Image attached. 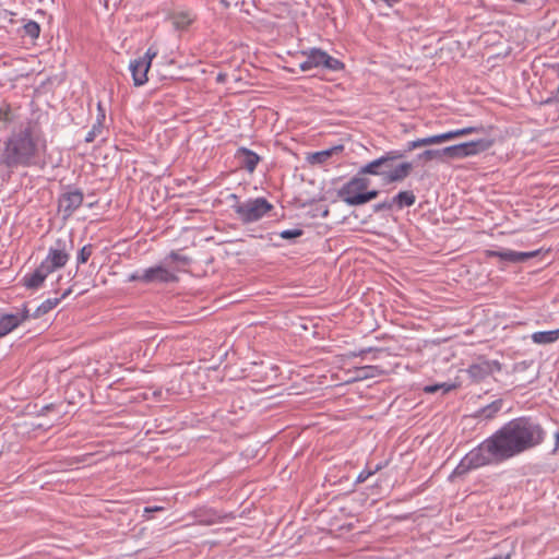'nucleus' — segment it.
<instances>
[{"label":"nucleus","mask_w":559,"mask_h":559,"mask_svg":"<svg viewBox=\"0 0 559 559\" xmlns=\"http://www.w3.org/2000/svg\"><path fill=\"white\" fill-rule=\"evenodd\" d=\"M480 129L476 128V127H468V128H462V129H456V130L448 131L447 133H448V139L450 141V140H453L455 138L462 136V135H467V134L477 132Z\"/></svg>","instance_id":"obj_26"},{"label":"nucleus","mask_w":559,"mask_h":559,"mask_svg":"<svg viewBox=\"0 0 559 559\" xmlns=\"http://www.w3.org/2000/svg\"><path fill=\"white\" fill-rule=\"evenodd\" d=\"M356 379L364 380L374 378L384 373V370L379 366H364L356 369Z\"/></svg>","instance_id":"obj_22"},{"label":"nucleus","mask_w":559,"mask_h":559,"mask_svg":"<svg viewBox=\"0 0 559 559\" xmlns=\"http://www.w3.org/2000/svg\"><path fill=\"white\" fill-rule=\"evenodd\" d=\"M370 180L358 171L337 190V197L348 206H358L374 200L378 190H368Z\"/></svg>","instance_id":"obj_5"},{"label":"nucleus","mask_w":559,"mask_h":559,"mask_svg":"<svg viewBox=\"0 0 559 559\" xmlns=\"http://www.w3.org/2000/svg\"><path fill=\"white\" fill-rule=\"evenodd\" d=\"M163 510H164V508H163V507H160V506H155V507H146V508L144 509V512H145V513H148V512L163 511Z\"/></svg>","instance_id":"obj_40"},{"label":"nucleus","mask_w":559,"mask_h":559,"mask_svg":"<svg viewBox=\"0 0 559 559\" xmlns=\"http://www.w3.org/2000/svg\"><path fill=\"white\" fill-rule=\"evenodd\" d=\"M343 150V146L342 145H338V146H334L332 148H329V150H324V151H321V152H317L312 155L311 157V162L312 163H318V164H322L324 163L329 157L332 156V154L334 152H337V151H342Z\"/></svg>","instance_id":"obj_24"},{"label":"nucleus","mask_w":559,"mask_h":559,"mask_svg":"<svg viewBox=\"0 0 559 559\" xmlns=\"http://www.w3.org/2000/svg\"><path fill=\"white\" fill-rule=\"evenodd\" d=\"M555 439H556V445H555V449L552 450V452H556L559 448V432H556Z\"/></svg>","instance_id":"obj_42"},{"label":"nucleus","mask_w":559,"mask_h":559,"mask_svg":"<svg viewBox=\"0 0 559 559\" xmlns=\"http://www.w3.org/2000/svg\"><path fill=\"white\" fill-rule=\"evenodd\" d=\"M97 108H98V115L96 118V122L93 124L92 129L87 132V134L85 136L86 142H93L95 140V138L98 134H100V132L103 130V123L105 120V110L103 109L100 103H98Z\"/></svg>","instance_id":"obj_19"},{"label":"nucleus","mask_w":559,"mask_h":559,"mask_svg":"<svg viewBox=\"0 0 559 559\" xmlns=\"http://www.w3.org/2000/svg\"><path fill=\"white\" fill-rule=\"evenodd\" d=\"M370 354H372L370 358L371 360H377L390 355L388 350L383 348H372V352Z\"/></svg>","instance_id":"obj_35"},{"label":"nucleus","mask_w":559,"mask_h":559,"mask_svg":"<svg viewBox=\"0 0 559 559\" xmlns=\"http://www.w3.org/2000/svg\"><path fill=\"white\" fill-rule=\"evenodd\" d=\"M393 163H386L385 165H382V169L391 170L393 168Z\"/></svg>","instance_id":"obj_43"},{"label":"nucleus","mask_w":559,"mask_h":559,"mask_svg":"<svg viewBox=\"0 0 559 559\" xmlns=\"http://www.w3.org/2000/svg\"><path fill=\"white\" fill-rule=\"evenodd\" d=\"M227 200L231 201L233 202L231 204H237V201H240L239 197L235 193L229 194Z\"/></svg>","instance_id":"obj_41"},{"label":"nucleus","mask_w":559,"mask_h":559,"mask_svg":"<svg viewBox=\"0 0 559 559\" xmlns=\"http://www.w3.org/2000/svg\"><path fill=\"white\" fill-rule=\"evenodd\" d=\"M31 318V309L27 305L16 309L15 312L5 313L0 318V338L11 333Z\"/></svg>","instance_id":"obj_10"},{"label":"nucleus","mask_w":559,"mask_h":559,"mask_svg":"<svg viewBox=\"0 0 559 559\" xmlns=\"http://www.w3.org/2000/svg\"><path fill=\"white\" fill-rule=\"evenodd\" d=\"M14 119L12 110L10 106L3 105L0 107V121L4 123H10Z\"/></svg>","instance_id":"obj_30"},{"label":"nucleus","mask_w":559,"mask_h":559,"mask_svg":"<svg viewBox=\"0 0 559 559\" xmlns=\"http://www.w3.org/2000/svg\"><path fill=\"white\" fill-rule=\"evenodd\" d=\"M302 234H304L302 229H300V228H293V229L282 230L278 235L283 239L290 240V239H295V238L300 237Z\"/></svg>","instance_id":"obj_29"},{"label":"nucleus","mask_w":559,"mask_h":559,"mask_svg":"<svg viewBox=\"0 0 559 559\" xmlns=\"http://www.w3.org/2000/svg\"><path fill=\"white\" fill-rule=\"evenodd\" d=\"M25 35L29 36L32 39H36L39 36L40 27L38 23L34 21H29L24 25Z\"/></svg>","instance_id":"obj_27"},{"label":"nucleus","mask_w":559,"mask_h":559,"mask_svg":"<svg viewBox=\"0 0 559 559\" xmlns=\"http://www.w3.org/2000/svg\"><path fill=\"white\" fill-rule=\"evenodd\" d=\"M83 199V193L78 189L64 192L59 199V209L66 216H70L82 205Z\"/></svg>","instance_id":"obj_13"},{"label":"nucleus","mask_w":559,"mask_h":559,"mask_svg":"<svg viewBox=\"0 0 559 559\" xmlns=\"http://www.w3.org/2000/svg\"><path fill=\"white\" fill-rule=\"evenodd\" d=\"M73 249V240L70 235L59 237L55 243L49 248L47 257L41 261V264L47 266L50 273L58 269L63 267L69 259L70 251Z\"/></svg>","instance_id":"obj_9"},{"label":"nucleus","mask_w":559,"mask_h":559,"mask_svg":"<svg viewBox=\"0 0 559 559\" xmlns=\"http://www.w3.org/2000/svg\"><path fill=\"white\" fill-rule=\"evenodd\" d=\"M546 431L534 418L522 416L514 418L479 445L471 450L454 468L455 476H462L493 462H503L542 444Z\"/></svg>","instance_id":"obj_1"},{"label":"nucleus","mask_w":559,"mask_h":559,"mask_svg":"<svg viewBox=\"0 0 559 559\" xmlns=\"http://www.w3.org/2000/svg\"><path fill=\"white\" fill-rule=\"evenodd\" d=\"M539 253L538 250L530 251V252H521L514 251L511 249H502V250H489L487 251L488 257L499 258L502 261L510 263H521L531 258L536 257Z\"/></svg>","instance_id":"obj_12"},{"label":"nucleus","mask_w":559,"mask_h":559,"mask_svg":"<svg viewBox=\"0 0 559 559\" xmlns=\"http://www.w3.org/2000/svg\"><path fill=\"white\" fill-rule=\"evenodd\" d=\"M393 207V202L391 200H384L383 202H379L373 205V212L380 213L382 211H390Z\"/></svg>","instance_id":"obj_33"},{"label":"nucleus","mask_w":559,"mask_h":559,"mask_svg":"<svg viewBox=\"0 0 559 559\" xmlns=\"http://www.w3.org/2000/svg\"><path fill=\"white\" fill-rule=\"evenodd\" d=\"M468 371L474 378H483L488 373V367H483L481 365H472Z\"/></svg>","instance_id":"obj_32"},{"label":"nucleus","mask_w":559,"mask_h":559,"mask_svg":"<svg viewBox=\"0 0 559 559\" xmlns=\"http://www.w3.org/2000/svg\"><path fill=\"white\" fill-rule=\"evenodd\" d=\"M404 157V153L400 150H392L385 152L380 157L367 163L361 166L358 171L360 175H372L382 178V181L386 185L394 182H402L405 180L413 170V164L409 162H403L395 165L391 170L382 169V165L386 163H393Z\"/></svg>","instance_id":"obj_3"},{"label":"nucleus","mask_w":559,"mask_h":559,"mask_svg":"<svg viewBox=\"0 0 559 559\" xmlns=\"http://www.w3.org/2000/svg\"><path fill=\"white\" fill-rule=\"evenodd\" d=\"M419 140H420L421 146L441 144V143L449 141L447 132L440 133V134H435V135H429L426 138H420Z\"/></svg>","instance_id":"obj_25"},{"label":"nucleus","mask_w":559,"mask_h":559,"mask_svg":"<svg viewBox=\"0 0 559 559\" xmlns=\"http://www.w3.org/2000/svg\"><path fill=\"white\" fill-rule=\"evenodd\" d=\"M492 144L493 141L490 139H480L447 146L443 148H428L419 153L417 155V159L425 163L431 160L447 163L452 159H461L483 153L490 148Z\"/></svg>","instance_id":"obj_4"},{"label":"nucleus","mask_w":559,"mask_h":559,"mask_svg":"<svg viewBox=\"0 0 559 559\" xmlns=\"http://www.w3.org/2000/svg\"><path fill=\"white\" fill-rule=\"evenodd\" d=\"M175 251H170L167 258L156 265L144 270H138L128 277L129 282H141L143 284H165L175 281Z\"/></svg>","instance_id":"obj_6"},{"label":"nucleus","mask_w":559,"mask_h":559,"mask_svg":"<svg viewBox=\"0 0 559 559\" xmlns=\"http://www.w3.org/2000/svg\"><path fill=\"white\" fill-rule=\"evenodd\" d=\"M154 56L155 53L151 55L148 50L143 56L130 61L129 70L135 86H142L147 82V72Z\"/></svg>","instance_id":"obj_11"},{"label":"nucleus","mask_w":559,"mask_h":559,"mask_svg":"<svg viewBox=\"0 0 559 559\" xmlns=\"http://www.w3.org/2000/svg\"><path fill=\"white\" fill-rule=\"evenodd\" d=\"M559 338V330L539 331L532 334L535 344H551Z\"/></svg>","instance_id":"obj_21"},{"label":"nucleus","mask_w":559,"mask_h":559,"mask_svg":"<svg viewBox=\"0 0 559 559\" xmlns=\"http://www.w3.org/2000/svg\"><path fill=\"white\" fill-rule=\"evenodd\" d=\"M217 81H219V82L224 81V75L222 73H219L217 75Z\"/></svg>","instance_id":"obj_44"},{"label":"nucleus","mask_w":559,"mask_h":559,"mask_svg":"<svg viewBox=\"0 0 559 559\" xmlns=\"http://www.w3.org/2000/svg\"><path fill=\"white\" fill-rule=\"evenodd\" d=\"M47 150V143L39 130L32 122L5 140L0 154V166L10 170L17 167H32L39 165V156Z\"/></svg>","instance_id":"obj_2"},{"label":"nucleus","mask_w":559,"mask_h":559,"mask_svg":"<svg viewBox=\"0 0 559 559\" xmlns=\"http://www.w3.org/2000/svg\"><path fill=\"white\" fill-rule=\"evenodd\" d=\"M194 522L200 524H211L214 522L215 514L206 509H198L194 511Z\"/></svg>","instance_id":"obj_23"},{"label":"nucleus","mask_w":559,"mask_h":559,"mask_svg":"<svg viewBox=\"0 0 559 559\" xmlns=\"http://www.w3.org/2000/svg\"><path fill=\"white\" fill-rule=\"evenodd\" d=\"M93 253V246L92 245H85L84 247H82V249L79 251L78 253V264H84L87 262V260L90 259V257L92 255Z\"/></svg>","instance_id":"obj_28"},{"label":"nucleus","mask_w":559,"mask_h":559,"mask_svg":"<svg viewBox=\"0 0 559 559\" xmlns=\"http://www.w3.org/2000/svg\"><path fill=\"white\" fill-rule=\"evenodd\" d=\"M372 352V347L362 348L358 352H352L349 354L350 357H365L367 354Z\"/></svg>","instance_id":"obj_39"},{"label":"nucleus","mask_w":559,"mask_h":559,"mask_svg":"<svg viewBox=\"0 0 559 559\" xmlns=\"http://www.w3.org/2000/svg\"><path fill=\"white\" fill-rule=\"evenodd\" d=\"M453 388H454V385H452V384L440 383V384L427 385L424 391L426 393H436L439 390H442L443 393H445V392H449L450 390H452Z\"/></svg>","instance_id":"obj_31"},{"label":"nucleus","mask_w":559,"mask_h":559,"mask_svg":"<svg viewBox=\"0 0 559 559\" xmlns=\"http://www.w3.org/2000/svg\"><path fill=\"white\" fill-rule=\"evenodd\" d=\"M190 377H191V374H188V373L182 374V377H181V381H180V384H179V386H180V391H179V392L177 391V394L182 395L185 399H186L187 393L185 392V390L182 389V386H183V383L189 384V382H190Z\"/></svg>","instance_id":"obj_38"},{"label":"nucleus","mask_w":559,"mask_h":559,"mask_svg":"<svg viewBox=\"0 0 559 559\" xmlns=\"http://www.w3.org/2000/svg\"><path fill=\"white\" fill-rule=\"evenodd\" d=\"M71 288L67 289L60 298H49L43 301L34 311L31 310V318L37 319L51 311L61 299L70 295Z\"/></svg>","instance_id":"obj_16"},{"label":"nucleus","mask_w":559,"mask_h":559,"mask_svg":"<svg viewBox=\"0 0 559 559\" xmlns=\"http://www.w3.org/2000/svg\"><path fill=\"white\" fill-rule=\"evenodd\" d=\"M49 274L51 273L47 266L40 263L33 272L26 273L23 276V285L28 289H38Z\"/></svg>","instance_id":"obj_14"},{"label":"nucleus","mask_w":559,"mask_h":559,"mask_svg":"<svg viewBox=\"0 0 559 559\" xmlns=\"http://www.w3.org/2000/svg\"><path fill=\"white\" fill-rule=\"evenodd\" d=\"M189 261L187 257L177 253V273L186 272V266L189 264Z\"/></svg>","instance_id":"obj_34"},{"label":"nucleus","mask_w":559,"mask_h":559,"mask_svg":"<svg viewBox=\"0 0 559 559\" xmlns=\"http://www.w3.org/2000/svg\"><path fill=\"white\" fill-rule=\"evenodd\" d=\"M301 56L305 57V60L299 62V69L304 72H308L313 69H324L336 72L344 68V63L342 61L330 56L326 51L320 48L302 50Z\"/></svg>","instance_id":"obj_7"},{"label":"nucleus","mask_w":559,"mask_h":559,"mask_svg":"<svg viewBox=\"0 0 559 559\" xmlns=\"http://www.w3.org/2000/svg\"><path fill=\"white\" fill-rule=\"evenodd\" d=\"M393 206L396 205L397 209H403L405 206L409 207L415 204L416 202V195L413 191L406 190V191H400L393 199Z\"/></svg>","instance_id":"obj_20"},{"label":"nucleus","mask_w":559,"mask_h":559,"mask_svg":"<svg viewBox=\"0 0 559 559\" xmlns=\"http://www.w3.org/2000/svg\"><path fill=\"white\" fill-rule=\"evenodd\" d=\"M236 158L239 159L241 167L249 173H253L260 162V156L247 147H239L236 152Z\"/></svg>","instance_id":"obj_15"},{"label":"nucleus","mask_w":559,"mask_h":559,"mask_svg":"<svg viewBox=\"0 0 559 559\" xmlns=\"http://www.w3.org/2000/svg\"><path fill=\"white\" fill-rule=\"evenodd\" d=\"M418 147H423L421 146V143H420V140L419 139H416L414 141H409L407 142L406 144V148L404 151H402L404 153V155L407 153V152H411L413 150H416Z\"/></svg>","instance_id":"obj_37"},{"label":"nucleus","mask_w":559,"mask_h":559,"mask_svg":"<svg viewBox=\"0 0 559 559\" xmlns=\"http://www.w3.org/2000/svg\"><path fill=\"white\" fill-rule=\"evenodd\" d=\"M230 207L243 224H250L261 219L273 205L265 198H255L246 202L237 201V204H230Z\"/></svg>","instance_id":"obj_8"},{"label":"nucleus","mask_w":559,"mask_h":559,"mask_svg":"<svg viewBox=\"0 0 559 559\" xmlns=\"http://www.w3.org/2000/svg\"><path fill=\"white\" fill-rule=\"evenodd\" d=\"M197 20V14L189 9L177 11V31H188Z\"/></svg>","instance_id":"obj_18"},{"label":"nucleus","mask_w":559,"mask_h":559,"mask_svg":"<svg viewBox=\"0 0 559 559\" xmlns=\"http://www.w3.org/2000/svg\"><path fill=\"white\" fill-rule=\"evenodd\" d=\"M502 404H503L502 400H496V401L491 402L490 404L479 408L474 414V417L480 418V419H486V420L492 419L501 411Z\"/></svg>","instance_id":"obj_17"},{"label":"nucleus","mask_w":559,"mask_h":559,"mask_svg":"<svg viewBox=\"0 0 559 559\" xmlns=\"http://www.w3.org/2000/svg\"><path fill=\"white\" fill-rule=\"evenodd\" d=\"M379 469V466L376 467L374 471H362L357 476L356 481L357 483H364L366 481L371 475H373Z\"/></svg>","instance_id":"obj_36"}]
</instances>
